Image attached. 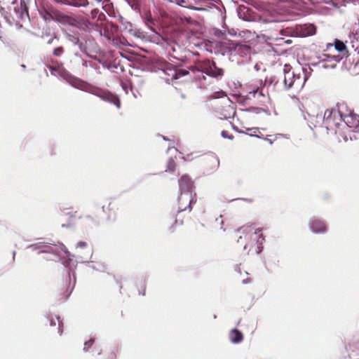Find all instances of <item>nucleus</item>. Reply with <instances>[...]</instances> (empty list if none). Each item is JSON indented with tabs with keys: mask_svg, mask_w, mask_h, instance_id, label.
<instances>
[{
	"mask_svg": "<svg viewBox=\"0 0 359 359\" xmlns=\"http://www.w3.org/2000/svg\"><path fill=\"white\" fill-rule=\"evenodd\" d=\"M248 248V245L245 244L244 246H243V250H246Z\"/></svg>",
	"mask_w": 359,
	"mask_h": 359,
	"instance_id": "obj_51",
	"label": "nucleus"
},
{
	"mask_svg": "<svg viewBox=\"0 0 359 359\" xmlns=\"http://www.w3.org/2000/svg\"><path fill=\"white\" fill-rule=\"evenodd\" d=\"M102 1V0H93V2H94V4L97 6V5H100L101 6V8L102 9H104V6L103 5V4H101Z\"/></svg>",
	"mask_w": 359,
	"mask_h": 359,
	"instance_id": "obj_36",
	"label": "nucleus"
},
{
	"mask_svg": "<svg viewBox=\"0 0 359 359\" xmlns=\"http://www.w3.org/2000/svg\"><path fill=\"white\" fill-rule=\"evenodd\" d=\"M267 140L269 141V143L272 144V141L271 140L267 139Z\"/></svg>",
	"mask_w": 359,
	"mask_h": 359,
	"instance_id": "obj_57",
	"label": "nucleus"
},
{
	"mask_svg": "<svg viewBox=\"0 0 359 359\" xmlns=\"http://www.w3.org/2000/svg\"><path fill=\"white\" fill-rule=\"evenodd\" d=\"M229 339L233 344H239L243 339V335L238 329H232L229 333Z\"/></svg>",
	"mask_w": 359,
	"mask_h": 359,
	"instance_id": "obj_17",
	"label": "nucleus"
},
{
	"mask_svg": "<svg viewBox=\"0 0 359 359\" xmlns=\"http://www.w3.org/2000/svg\"><path fill=\"white\" fill-rule=\"evenodd\" d=\"M39 253L50 255V257H44L46 260H62V263L65 267H68L72 262L70 252L65 245L60 243H58V245L45 243L43 249L39 251Z\"/></svg>",
	"mask_w": 359,
	"mask_h": 359,
	"instance_id": "obj_3",
	"label": "nucleus"
},
{
	"mask_svg": "<svg viewBox=\"0 0 359 359\" xmlns=\"http://www.w3.org/2000/svg\"><path fill=\"white\" fill-rule=\"evenodd\" d=\"M67 273H68V276H69V287H70V285H71V269H68Z\"/></svg>",
	"mask_w": 359,
	"mask_h": 359,
	"instance_id": "obj_44",
	"label": "nucleus"
},
{
	"mask_svg": "<svg viewBox=\"0 0 359 359\" xmlns=\"http://www.w3.org/2000/svg\"><path fill=\"white\" fill-rule=\"evenodd\" d=\"M47 319L49 321L50 326H55L57 323L58 325V334L60 335H62L63 330L62 328V322L60 320V318L57 316H53L52 314H49L47 316Z\"/></svg>",
	"mask_w": 359,
	"mask_h": 359,
	"instance_id": "obj_19",
	"label": "nucleus"
},
{
	"mask_svg": "<svg viewBox=\"0 0 359 359\" xmlns=\"http://www.w3.org/2000/svg\"><path fill=\"white\" fill-rule=\"evenodd\" d=\"M93 269L97 270V271H102L104 269V266L101 264L95 265H93L91 266Z\"/></svg>",
	"mask_w": 359,
	"mask_h": 359,
	"instance_id": "obj_34",
	"label": "nucleus"
},
{
	"mask_svg": "<svg viewBox=\"0 0 359 359\" xmlns=\"http://www.w3.org/2000/svg\"><path fill=\"white\" fill-rule=\"evenodd\" d=\"M248 283V281L247 280H243V283L246 284V283Z\"/></svg>",
	"mask_w": 359,
	"mask_h": 359,
	"instance_id": "obj_55",
	"label": "nucleus"
},
{
	"mask_svg": "<svg viewBox=\"0 0 359 359\" xmlns=\"http://www.w3.org/2000/svg\"><path fill=\"white\" fill-rule=\"evenodd\" d=\"M238 15H239L240 18H242L244 20H248V19L247 18H245V16L242 15V11H241L238 12Z\"/></svg>",
	"mask_w": 359,
	"mask_h": 359,
	"instance_id": "obj_42",
	"label": "nucleus"
},
{
	"mask_svg": "<svg viewBox=\"0 0 359 359\" xmlns=\"http://www.w3.org/2000/svg\"><path fill=\"white\" fill-rule=\"evenodd\" d=\"M233 128L235 130H236L237 132L240 133H243V131H240V130H238L237 129V128H236V127H235V126H233Z\"/></svg>",
	"mask_w": 359,
	"mask_h": 359,
	"instance_id": "obj_49",
	"label": "nucleus"
},
{
	"mask_svg": "<svg viewBox=\"0 0 359 359\" xmlns=\"http://www.w3.org/2000/svg\"><path fill=\"white\" fill-rule=\"evenodd\" d=\"M83 65H84V66H87V61H85V62H84Z\"/></svg>",
	"mask_w": 359,
	"mask_h": 359,
	"instance_id": "obj_56",
	"label": "nucleus"
},
{
	"mask_svg": "<svg viewBox=\"0 0 359 359\" xmlns=\"http://www.w3.org/2000/svg\"><path fill=\"white\" fill-rule=\"evenodd\" d=\"M344 125L350 128H353L355 132L359 133V115L351 111L348 114H345Z\"/></svg>",
	"mask_w": 359,
	"mask_h": 359,
	"instance_id": "obj_8",
	"label": "nucleus"
},
{
	"mask_svg": "<svg viewBox=\"0 0 359 359\" xmlns=\"http://www.w3.org/2000/svg\"><path fill=\"white\" fill-rule=\"evenodd\" d=\"M308 79V76H304L303 74L295 72V78L294 79V83L293 87L297 89H301L305 84V82Z\"/></svg>",
	"mask_w": 359,
	"mask_h": 359,
	"instance_id": "obj_18",
	"label": "nucleus"
},
{
	"mask_svg": "<svg viewBox=\"0 0 359 359\" xmlns=\"http://www.w3.org/2000/svg\"><path fill=\"white\" fill-rule=\"evenodd\" d=\"M280 33L282 34H285V35H290L291 34V32L290 30H287V29H280Z\"/></svg>",
	"mask_w": 359,
	"mask_h": 359,
	"instance_id": "obj_37",
	"label": "nucleus"
},
{
	"mask_svg": "<svg viewBox=\"0 0 359 359\" xmlns=\"http://www.w3.org/2000/svg\"><path fill=\"white\" fill-rule=\"evenodd\" d=\"M90 18H86V19L83 20L82 24L86 27H89L93 26V23L90 21Z\"/></svg>",
	"mask_w": 359,
	"mask_h": 359,
	"instance_id": "obj_33",
	"label": "nucleus"
},
{
	"mask_svg": "<svg viewBox=\"0 0 359 359\" xmlns=\"http://www.w3.org/2000/svg\"><path fill=\"white\" fill-rule=\"evenodd\" d=\"M245 111L254 113V114H260L261 112H266V110L260 108V107H250L245 109H244Z\"/></svg>",
	"mask_w": 359,
	"mask_h": 359,
	"instance_id": "obj_22",
	"label": "nucleus"
},
{
	"mask_svg": "<svg viewBox=\"0 0 359 359\" xmlns=\"http://www.w3.org/2000/svg\"><path fill=\"white\" fill-rule=\"evenodd\" d=\"M236 271H238V273H241V269L238 265L236 266Z\"/></svg>",
	"mask_w": 359,
	"mask_h": 359,
	"instance_id": "obj_48",
	"label": "nucleus"
},
{
	"mask_svg": "<svg viewBox=\"0 0 359 359\" xmlns=\"http://www.w3.org/2000/svg\"><path fill=\"white\" fill-rule=\"evenodd\" d=\"M248 229V227L245 228V227L243 226V227H241V228L238 229L236 230V231L237 232H241L242 233H244L247 231Z\"/></svg>",
	"mask_w": 359,
	"mask_h": 359,
	"instance_id": "obj_39",
	"label": "nucleus"
},
{
	"mask_svg": "<svg viewBox=\"0 0 359 359\" xmlns=\"http://www.w3.org/2000/svg\"><path fill=\"white\" fill-rule=\"evenodd\" d=\"M321 67H322L323 69H329V65H326V64H325V63H323V65H322Z\"/></svg>",
	"mask_w": 359,
	"mask_h": 359,
	"instance_id": "obj_45",
	"label": "nucleus"
},
{
	"mask_svg": "<svg viewBox=\"0 0 359 359\" xmlns=\"http://www.w3.org/2000/svg\"><path fill=\"white\" fill-rule=\"evenodd\" d=\"M21 67H22V68H25V65H22Z\"/></svg>",
	"mask_w": 359,
	"mask_h": 359,
	"instance_id": "obj_61",
	"label": "nucleus"
},
{
	"mask_svg": "<svg viewBox=\"0 0 359 359\" xmlns=\"http://www.w3.org/2000/svg\"><path fill=\"white\" fill-rule=\"evenodd\" d=\"M86 246H87V243H86L84 241H80L76 245V248H86Z\"/></svg>",
	"mask_w": 359,
	"mask_h": 359,
	"instance_id": "obj_35",
	"label": "nucleus"
},
{
	"mask_svg": "<svg viewBox=\"0 0 359 359\" xmlns=\"http://www.w3.org/2000/svg\"><path fill=\"white\" fill-rule=\"evenodd\" d=\"M50 257V255H46V256H45L44 257Z\"/></svg>",
	"mask_w": 359,
	"mask_h": 359,
	"instance_id": "obj_60",
	"label": "nucleus"
},
{
	"mask_svg": "<svg viewBox=\"0 0 359 359\" xmlns=\"http://www.w3.org/2000/svg\"><path fill=\"white\" fill-rule=\"evenodd\" d=\"M190 69L194 72L204 73L212 78L222 77L224 74L223 69L217 67L215 62L209 59L195 60Z\"/></svg>",
	"mask_w": 359,
	"mask_h": 359,
	"instance_id": "obj_5",
	"label": "nucleus"
},
{
	"mask_svg": "<svg viewBox=\"0 0 359 359\" xmlns=\"http://www.w3.org/2000/svg\"><path fill=\"white\" fill-rule=\"evenodd\" d=\"M257 231H260V229H257V230H256V231H255V234H257Z\"/></svg>",
	"mask_w": 359,
	"mask_h": 359,
	"instance_id": "obj_58",
	"label": "nucleus"
},
{
	"mask_svg": "<svg viewBox=\"0 0 359 359\" xmlns=\"http://www.w3.org/2000/svg\"><path fill=\"white\" fill-rule=\"evenodd\" d=\"M64 36L67 41L71 43L74 46H78L79 49L82 53H86L87 52V47L80 39L79 33L69 30L64 33Z\"/></svg>",
	"mask_w": 359,
	"mask_h": 359,
	"instance_id": "obj_7",
	"label": "nucleus"
},
{
	"mask_svg": "<svg viewBox=\"0 0 359 359\" xmlns=\"http://www.w3.org/2000/svg\"><path fill=\"white\" fill-rule=\"evenodd\" d=\"M59 42V37L54 34L53 36H50V38L48 40L47 43L48 44H55Z\"/></svg>",
	"mask_w": 359,
	"mask_h": 359,
	"instance_id": "obj_29",
	"label": "nucleus"
},
{
	"mask_svg": "<svg viewBox=\"0 0 359 359\" xmlns=\"http://www.w3.org/2000/svg\"><path fill=\"white\" fill-rule=\"evenodd\" d=\"M127 4L133 9V10H138L140 8V5L137 0H125Z\"/></svg>",
	"mask_w": 359,
	"mask_h": 359,
	"instance_id": "obj_26",
	"label": "nucleus"
},
{
	"mask_svg": "<svg viewBox=\"0 0 359 359\" xmlns=\"http://www.w3.org/2000/svg\"><path fill=\"white\" fill-rule=\"evenodd\" d=\"M75 283H76V278H75L74 273H73V283H72V285L71 286L70 292H72V290L74 287Z\"/></svg>",
	"mask_w": 359,
	"mask_h": 359,
	"instance_id": "obj_40",
	"label": "nucleus"
},
{
	"mask_svg": "<svg viewBox=\"0 0 359 359\" xmlns=\"http://www.w3.org/2000/svg\"><path fill=\"white\" fill-rule=\"evenodd\" d=\"M174 73L171 75L173 79H177L189 74V71L183 69H173Z\"/></svg>",
	"mask_w": 359,
	"mask_h": 359,
	"instance_id": "obj_21",
	"label": "nucleus"
},
{
	"mask_svg": "<svg viewBox=\"0 0 359 359\" xmlns=\"http://www.w3.org/2000/svg\"><path fill=\"white\" fill-rule=\"evenodd\" d=\"M70 18L66 15L60 14L57 17V20L61 23H66L69 20Z\"/></svg>",
	"mask_w": 359,
	"mask_h": 359,
	"instance_id": "obj_27",
	"label": "nucleus"
},
{
	"mask_svg": "<svg viewBox=\"0 0 359 359\" xmlns=\"http://www.w3.org/2000/svg\"><path fill=\"white\" fill-rule=\"evenodd\" d=\"M297 34L301 37H306L313 35L316 33V27L313 24H304L297 25Z\"/></svg>",
	"mask_w": 359,
	"mask_h": 359,
	"instance_id": "obj_11",
	"label": "nucleus"
},
{
	"mask_svg": "<svg viewBox=\"0 0 359 359\" xmlns=\"http://www.w3.org/2000/svg\"><path fill=\"white\" fill-rule=\"evenodd\" d=\"M55 1L62 5L76 8L90 6L92 8L90 11L84 13L86 18L97 22H102L106 19L105 15L100 11L98 7H95L96 5L93 1H88V0H55Z\"/></svg>",
	"mask_w": 359,
	"mask_h": 359,
	"instance_id": "obj_4",
	"label": "nucleus"
},
{
	"mask_svg": "<svg viewBox=\"0 0 359 359\" xmlns=\"http://www.w3.org/2000/svg\"><path fill=\"white\" fill-rule=\"evenodd\" d=\"M234 51L236 54L241 57H247L250 55L251 49L250 46L246 44H238L235 46Z\"/></svg>",
	"mask_w": 359,
	"mask_h": 359,
	"instance_id": "obj_15",
	"label": "nucleus"
},
{
	"mask_svg": "<svg viewBox=\"0 0 359 359\" xmlns=\"http://www.w3.org/2000/svg\"><path fill=\"white\" fill-rule=\"evenodd\" d=\"M48 69L52 75L59 76L61 79L65 80L72 87L94 95L101 98L104 102L114 104L118 109L120 108V100L116 95H114L109 91L102 90L99 88L92 86L89 83L72 75L62 67H57L50 65L48 66Z\"/></svg>",
	"mask_w": 359,
	"mask_h": 359,
	"instance_id": "obj_1",
	"label": "nucleus"
},
{
	"mask_svg": "<svg viewBox=\"0 0 359 359\" xmlns=\"http://www.w3.org/2000/svg\"><path fill=\"white\" fill-rule=\"evenodd\" d=\"M93 343H94L93 339H90L88 341H86L84 344L83 351H87L88 350V348L93 345Z\"/></svg>",
	"mask_w": 359,
	"mask_h": 359,
	"instance_id": "obj_31",
	"label": "nucleus"
},
{
	"mask_svg": "<svg viewBox=\"0 0 359 359\" xmlns=\"http://www.w3.org/2000/svg\"><path fill=\"white\" fill-rule=\"evenodd\" d=\"M283 83L286 89H290L294 86V79L295 78V72L292 71V67L285 64L283 67Z\"/></svg>",
	"mask_w": 359,
	"mask_h": 359,
	"instance_id": "obj_9",
	"label": "nucleus"
},
{
	"mask_svg": "<svg viewBox=\"0 0 359 359\" xmlns=\"http://www.w3.org/2000/svg\"><path fill=\"white\" fill-rule=\"evenodd\" d=\"M65 53V48L62 46H59L53 49V55L55 57H62Z\"/></svg>",
	"mask_w": 359,
	"mask_h": 359,
	"instance_id": "obj_24",
	"label": "nucleus"
},
{
	"mask_svg": "<svg viewBox=\"0 0 359 359\" xmlns=\"http://www.w3.org/2000/svg\"><path fill=\"white\" fill-rule=\"evenodd\" d=\"M301 70L302 71V74L304 76H308V78L310 76L311 72H312V69L309 67H302L301 68Z\"/></svg>",
	"mask_w": 359,
	"mask_h": 359,
	"instance_id": "obj_30",
	"label": "nucleus"
},
{
	"mask_svg": "<svg viewBox=\"0 0 359 359\" xmlns=\"http://www.w3.org/2000/svg\"><path fill=\"white\" fill-rule=\"evenodd\" d=\"M193 55H199L198 53H194Z\"/></svg>",
	"mask_w": 359,
	"mask_h": 359,
	"instance_id": "obj_54",
	"label": "nucleus"
},
{
	"mask_svg": "<svg viewBox=\"0 0 359 359\" xmlns=\"http://www.w3.org/2000/svg\"><path fill=\"white\" fill-rule=\"evenodd\" d=\"M255 137H257V138H261V137H260V136H259V135H255Z\"/></svg>",
	"mask_w": 359,
	"mask_h": 359,
	"instance_id": "obj_59",
	"label": "nucleus"
},
{
	"mask_svg": "<svg viewBox=\"0 0 359 359\" xmlns=\"http://www.w3.org/2000/svg\"><path fill=\"white\" fill-rule=\"evenodd\" d=\"M161 137H162V139H163V140H165V141H168V139L166 137L163 136V135H161Z\"/></svg>",
	"mask_w": 359,
	"mask_h": 359,
	"instance_id": "obj_50",
	"label": "nucleus"
},
{
	"mask_svg": "<svg viewBox=\"0 0 359 359\" xmlns=\"http://www.w3.org/2000/svg\"><path fill=\"white\" fill-rule=\"evenodd\" d=\"M257 93H259V95L260 96H263V93L261 92V91H259L258 89L255 90H253L252 92L250 93V94H252L254 96L257 94Z\"/></svg>",
	"mask_w": 359,
	"mask_h": 359,
	"instance_id": "obj_38",
	"label": "nucleus"
},
{
	"mask_svg": "<svg viewBox=\"0 0 359 359\" xmlns=\"http://www.w3.org/2000/svg\"><path fill=\"white\" fill-rule=\"evenodd\" d=\"M178 184L180 193L178 196V212L184 211L187 208L191 211V204L193 202L191 196L194 191V182L187 175H182L178 180Z\"/></svg>",
	"mask_w": 359,
	"mask_h": 359,
	"instance_id": "obj_2",
	"label": "nucleus"
},
{
	"mask_svg": "<svg viewBox=\"0 0 359 359\" xmlns=\"http://www.w3.org/2000/svg\"><path fill=\"white\" fill-rule=\"evenodd\" d=\"M204 162L210 165L208 172L215 171L219 166V160L217 156L214 154H210L206 156L204 158Z\"/></svg>",
	"mask_w": 359,
	"mask_h": 359,
	"instance_id": "obj_12",
	"label": "nucleus"
},
{
	"mask_svg": "<svg viewBox=\"0 0 359 359\" xmlns=\"http://www.w3.org/2000/svg\"><path fill=\"white\" fill-rule=\"evenodd\" d=\"M337 63L338 62H333V63L329 65V69H335Z\"/></svg>",
	"mask_w": 359,
	"mask_h": 359,
	"instance_id": "obj_41",
	"label": "nucleus"
},
{
	"mask_svg": "<svg viewBox=\"0 0 359 359\" xmlns=\"http://www.w3.org/2000/svg\"><path fill=\"white\" fill-rule=\"evenodd\" d=\"M170 1L174 2L177 5L180 6L181 7L189 8V9L194 10V11H206L207 10L204 7H196V6H192L190 4L189 0H170Z\"/></svg>",
	"mask_w": 359,
	"mask_h": 359,
	"instance_id": "obj_16",
	"label": "nucleus"
},
{
	"mask_svg": "<svg viewBox=\"0 0 359 359\" xmlns=\"http://www.w3.org/2000/svg\"><path fill=\"white\" fill-rule=\"evenodd\" d=\"M45 243L44 242H39L37 243L32 244L27 246L28 249H31L32 250H39L43 249Z\"/></svg>",
	"mask_w": 359,
	"mask_h": 359,
	"instance_id": "obj_23",
	"label": "nucleus"
},
{
	"mask_svg": "<svg viewBox=\"0 0 359 359\" xmlns=\"http://www.w3.org/2000/svg\"><path fill=\"white\" fill-rule=\"evenodd\" d=\"M85 217H86V219H89V220L92 221L93 223H95V224L96 223V222H95V219H94L91 216H90V215H86Z\"/></svg>",
	"mask_w": 359,
	"mask_h": 359,
	"instance_id": "obj_43",
	"label": "nucleus"
},
{
	"mask_svg": "<svg viewBox=\"0 0 359 359\" xmlns=\"http://www.w3.org/2000/svg\"><path fill=\"white\" fill-rule=\"evenodd\" d=\"M262 239L261 242H262L264 240V238L263 237V236L261 234L259 237V239ZM257 242H259V240L257 241Z\"/></svg>",
	"mask_w": 359,
	"mask_h": 359,
	"instance_id": "obj_47",
	"label": "nucleus"
},
{
	"mask_svg": "<svg viewBox=\"0 0 359 359\" xmlns=\"http://www.w3.org/2000/svg\"><path fill=\"white\" fill-rule=\"evenodd\" d=\"M319 63L325 62H339L342 60V57L340 55H331V54H322L318 57Z\"/></svg>",
	"mask_w": 359,
	"mask_h": 359,
	"instance_id": "obj_14",
	"label": "nucleus"
},
{
	"mask_svg": "<svg viewBox=\"0 0 359 359\" xmlns=\"http://www.w3.org/2000/svg\"><path fill=\"white\" fill-rule=\"evenodd\" d=\"M221 135L223 138H226L229 140L233 139V136L232 135H229L226 130H222L221 133Z\"/></svg>",
	"mask_w": 359,
	"mask_h": 359,
	"instance_id": "obj_32",
	"label": "nucleus"
},
{
	"mask_svg": "<svg viewBox=\"0 0 359 359\" xmlns=\"http://www.w3.org/2000/svg\"><path fill=\"white\" fill-rule=\"evenodd\" d=\"M118 21L125 26V28L127 29L128 26L131 27L132 25L129 22H127L121 15H118Z\"/></svg>",
	"mask_w": 359,
	"mask_h": 359,
	"instance_id": "obj_28",
	"label": "nucleus"
},
{
	"mask_svg": "<svg viewBox=\"0 0 359 359\" xmlns=\"http://www.w3.org/2000/svg\"><path fill=\"white\" fill-rule=\"evenodd\" d=\"M311 65H313V66L316 65V63H312Z\"/></svg>",
	"mask_w": 359,
	"mask_h": 359,
	"instance_id": "obj_64",
	"label": "nucleus"
},
{
	"mask_svg": "<svg viewBox=\"0 0 359 359\" xmlns=\"http://www.w3.org/2000/svg\"><path fill=\"white\" fill-rule=\"evenodd\" d=\"M241 239H242V236H241L239 237V238L238 239L237 242H238H238H240V240H241Z\"/></svg>",
	"mask_w": 359,
	"mask_h": 359,
	"instance_id": "obj_52",
	"label": "nucleus"
},
{
	"mask_svg": "<svg viewBox=\"0 0 359 359\" xmlns=\"http://www.w3.org/2000/svg\"><path fill=\"white\" fill-rule=\"evenodd\" d=\"M346 107L344 104H337V108L325 110L324 113L323 122L326 127H332V125L340 128L344 125V117L345 113L343 110Z\"/></svg>",
	"mask_w": 359,
	"mask_h": 359,
	"instance_id": "obj_6",
	"label": "nucleus"
},
{
	"mask_svg": "<svg viewBox=\"0 0 359 359\" xmlns=\"http://www.w3.org/2000/svg\"><path fill=\"white\" fill-rule=\"evenodd\" d=\"M74 55H75L76 57H78V56H79V54H78V53H74Z\"/></svg>",
	"mask_w": 359,
	"mask_h": 359,
	"instance_id": "obj_63",
	"label": "nucleus"
},
{
	"mask_svg": "<svg viewBox=\"0 0 359 359\" xmlns=\"http://www.w3.org/2000/svg\"><path fill=\"white\" fill-rule=\"evenodd\" d=\"M333 46L334 47L335 50L338 51L339 53L348 52L346 50L347 48L345 43L339 39H335L334 43H327L325 50L330 51V48H332Z\"/></svg>",
	"mask_w": 359,
	"mask_h": 359,
	"instance_id": "obj_13",
	"label": "nucleus"
},
{
	"mask_svg": "<svg viewBox=\"0 0 359 359\" xmlns=\"http://www.w3.org/2000/svg\"><path fill=\"white\" fill-rule=\"evenodd\" d=\"M175 166H176V164L175 163L174 159L172 158H170L167 162L166 171L173 172L175 169Z\"/></svg>",
	"mask_w": 359,
	"mask_h": 359,
	"instance_id": "obj_25",
	"label": "nucleus"
},
{
	"mask_svg": "<svg viewBox=\"0 0 359 359\" xmlns=\"http://www.w3.org/2000/svg\"><path fill=\"white\" fill-rule=\"evenodd\" d=\"M261 251H262V249L260 248V249L259 250V251L257 252V253H258V254H259V253H260V252H261Z\"/></svg>",
	"mask_w": 359,
	"mask_h": 359,
	"instance_id": "obj_62",
	"label": "nucleus"
},
{
	"mask_svg": "<svg viewBox=\"0 0 359 359\" xmlns=\"http://www.w3.org/2000/svg\"><path fill=\"white\" fill-rule=\"evenodd\" d=\"M250 130H254V131H255L256 130H257V128H251V129H250Z\"/></svg>",
	"mask_w": 359,
	"mask_h": 359,
	"instance_id": "obj_53",
	"label": "nucleus"
},
{
	"mask_svg": "<svg viewBox=\"0 0 359 359\" xmlns=\"http://www.w3.org/2000/svg\"><path fill=\"white\" fill-rule=\"evenodd\" d=\"M349 39L352 48L359 53V33L350 34Z\"/></svg>",
	"mask_w": 359,
	"mask_h": 359,
	"instance_id": "obj_20",
	"label": "nucleus"
},
{
	"mask_svg": "<svg viewBox=\"0 0 359 359\" xmlns=\"http://www.w3.org/2000/svg\"><path fill=\"white\" fill-rule=\"evenodd\" d=\"M243 200V201H248L249 203H251L252 202V200L251 199H248V198H237L236 200ZM235 199H233V201H234Z\"/></svg>",
	"mask_w": 359,
	"mask_h": 359,
	"instance_id": "obj_46",
	"label": "nucleus"
},
{
	"mask_svg": "<svg viewBox=\"0 0 359 359\" xmlns=\"http://www.w3.org/2000/svg\"><path fill=\"white\" fill-rule=\"evenodd\" d=\"M309 228L314 233H325L327 231V226L325 222L316 217L310 219Z\"/></svg>",
	"mask_w": 359,
	"mask_h": 359,
	"instance_id": "obj_10",
	"label": "nucleus"
}]
</instances>
